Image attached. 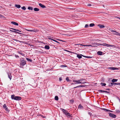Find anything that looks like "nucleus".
<instances>
[{
  "mask_svg": "<svg viewBox=\"0 0 120 120\" xmlns=\"http://www.w3.org/2000/svg\"><path fill=\"white\" fill-rule=\"evenodd\" d=\"M83 80V79H81L77 80L76 79H74L73 80V82H76V83H75V84H83L85 83V82H82V81Z\"/></svg>",
  "mask_w": 120,
  "mask_h": 120,
  "instance_id": "nucleus-1",
  "label": "nucleus"
},
{
  "mask_svg": "<svg viewBox=\"0 0 120 120\" xmlns=\"http://www.w3.org/2000/svg\"><path fill=\"white\" fill-rule=\"evenodd\" d=\"M11 98L16 100H21V97L19 96H15V95H12L11 96Z\"/></svg>",
  "mask_w": 120,
  "mask_h": 120,
  "instance_id": "nucleus-2",
  "label": "nucleus"
},
{
  "mask_svg": "<svg viewBox=\"0 0 120 120\" xmlns=\"http://www.w3.org/2000/svg\"><path fill=\"white\" fill-rule=\"evenodd\" d=\"M61 110L63 111L64 114H65L66 116H71V115L69 113L68 111L65 110L63 109H61Z\"/></svg>",
  "mask_w": 120,
  "mask_h": 120,
  "instance_id": "nucleus-3",
  "label": "nucleus"
},
{
  "mask_svg": "<svg viewBox=\"0 0 120 120\" xmlns=\"http://www.w3.org/2000/svg\"><path fill=\"white\" fill-rule=\"evenodd\" d=\"M111 34L113 35H119L120 36V34L119 33L114 30H113Z\"/></svg>",
  "mask_w": 120,
  "mask_h": 120,
  "instance_id": "nucleus-4",
  "label": "nucleus"
},
{
  "mask_svg": "<svg viewBox=\"0 0 120 120\" xmlns=\"http://www.w3.org/2000/svg\"><path fill=\"white\" fill-rule=\"evenodd\" d=\"M73 53L74 54H76V55H77V57L79 59L81 58L82 57V56H83V57H84L85 56H84V55H82V54H78L77 53H74V52H73Z\"/></svg>",
  "mask_w": 120,
  "mask_h": 120,
  "instance_id": "nucleus-5",
  "label": "nucleus"
},
{
  "mask_svg": "<svg viewBox=\"0 0 120 120\" xmlns=\"http://www.w3.org/2000/svg\"><path fill=\"white\" fill-rule=\"evenodd\" d=\"M110 116L113 118H115L116 117V115L110 113H109Z\"/></svg>",
  "mask_w": 120,
  "mask_h": 120,
  "instance_id": "nucleus-6",
  "label": "nucleus"
},
{
  "mask_svg": "<svg viewBox=\"0 0 120 120\" xmlns=\"http://www.w3.org/2000/svg\"><path fill=\"white\" fill-rule=\"evenodd\" d=\"M26 30L32 32H36L38 31V30H29L28 29H26Z\"/></svg>",
  "mask_w": 120,
  "mask_h": 120,
  "instance_id": "nucleus-7",
  "label": "nucleus"
},
{
  "mask_svg": "<svg viewBox=\"0 0 120 120\" xmlns=\"http://www.w3.org/2000/svg\"><path fill=\"white\" fill-rule=\"evenodd\" d=\"M3 107L6 111L8 112L9 110H8V109L5 104H4L3 105Z\"/></svg>",
  "mask_w": 120,
  "mask_h": 120,
  "instance_id": "nucleus-8",
  "label": "nucleus"
},
{
  "mask_svg": "<svg viewBox=\"0 0 120 120\" xmlns=\"http://www.w3.org/2000/svg\"><path fill=\"white\" fill-rule=\"evenodd\" d=\"M101 45L104 46H106L112 47L113 45H109L106 44H101Z\"/></svg>",
  "mask_w": 120,
  "mask_h": 120,
  "instance_id": "nucleus-9",
  "label": "nucleus"
},
{
  "mask_svg": "<svg viewBox=\"0 0 120 120\" xmlns=\"http://www.w3.org/2000/svg\"><path fill=\"white\" fill-rule=\"evenodd\" d=\"M98 26L101 28H102L105 27L104 25L102 24H98Z\"/></svg>",
  "mask_w": 120,
  "mask_h": 120,
  "instance_id": "nucleus-10",
  "label": "nucleus"
},
{
  "mask_svg": "<svg viewBox=\"0 0 120 120\" xmlns=\"http://www.w3.org/2000/svg\"><path fill=\"white\" fill-rule=\"evenodd\" d=\"M39 4V6H40L41 7L43 8H45V6H44V5H43L42 4H40V3Z\"/></svg>",
  "mask_w": 120,
  "mask_h": 120,
  "instance_id": "nucleus-11",
  "label": "nucleus"
},
{
  "mask_svg": "<svg viewBox=\"0 0 120 120\" xmlns=\"http://www.w3.org/2000/svg\"><path fill=\"white\" fill-rule=\"evenodd\" d=\"M11 23L13 24L14 25H17V26H18V24L17 23H16V22H11Z\"/></svg>",
  "mask_w": 120,
  "mask_h": 120,
  "instance_id": "nucleus-12",
  "label": "nucleus"
},
{
  "mask_svg": "<svg viewBox=\"0 0 120 120\" xmlns=\"http://www.w3.org/2000/svg\"><path fill=\"white\" fill-rule=\"evenodd\" d=\"M26 64V62L25 61H22L21 62V65H22L23 66L25 65Z\"/></svg>",
  "mask_w": 120,
  "mask_h": 120,
  "instance_id": "nucleus-13",
  "label": "nucleus"
},
{
  "mask_svg": "<svg viewBox=\"0 0 120 120\" xmlns=\"http://www.w3.org/2000/svg\"><path fill=\"white\" fill-rule=\"evenodd\" d=\"M15 7L18 8H20L21 7L20 5L18 4H15Z\"/></svg>",
  "mask_w": 120,
  "mask_h": 120,
  "instance_id": "nucleus-14",
  "label": "nucleus"
},
{
  "mask_svg": "<svg viewBox=\"0 0 120 120\" xmlns=\"http://www.w3.org/2000/svg\"><path fill=\"white\" fill-rule=\"evenodd\" d=\"M118 79H113L112 80V82H114L117 81Z\"/></svg>",
  "mask_w": 120,
  "mask_h": 120,
  "instance_id": "nucleus-15",
  "label": "nucleus"
},
{
  "mask_svg": "<svg viewBox=\"0 0 120 120\" xmlns=\"http://www.w3.org/2000/svg\"><path fill=\"white\" fill-rule=\"evenodd\" d=\"M45 49H49V47L48 45H46L45 46Z\"/></svg>",
  "mask_w": 120,
  "mask_h": 120,
  "instance_id": "nucleus-16",
  "label": "nucleus"
},
{
  "mask_svg": "<svg viewBox=\"0 0 120 120\" xmlns=\"http://www.w3.org/2000/svg\"><path fill=\"white\" fill-rule=\"evenodd\" d=\"M98 54L99 55H101L102 54V52L101 51H98L97 52Z\"/></svg>",
  "mask_w": 120,
  "mask_h": 120,
  "instance_id": "nucleus-17",
  "label": "nucleus"
},
{
  "mask_svg": "<svg viewBox=\"0 0 120 120\" xmlns=\"http://www.w3.org/2000/svg\"><path fill=\"white\" fill-rule=\"evenodd\" d=\"M34 10L35 11H37L39 10V9L37 8H35L34 9Z\"/></svg>",
  "mask_w": 120,
  "mask_h": 120,
  "instance_id": "nucleus-18",
  "label": "nucleus"
},
{
  "mask_svg": "<svg viewBox=\"0 0 120 120\" xmlns=\"http://www.w3.org/2000/svg\"><path fill=\"white\" fill-rule=\"evenodd\" d=\"M77 45H82V46H91V45H83L82 44H78Z\"/></svg>",
  "mask_w": 120,
  "mask_h": 120,
  "instance_id": "nucleus-19",
  "label": "nucleus"
},
{
  "mask_svg": "<svg viewBox=\"0 0 120 120\" xmlns=\"http://www.w3.org/2000/svg\"><path fill=\"white\" fill-rule=\"evenodd\" d=\"M48 39H49L51 40H52L53 41H54L57 43H60L58 41H56V40H54L53 39H51V38H49Z\"/></svg>",
  "mask_w": 120,
  "mask_h": 120,
  "instance_id": "nucleus-20",
  "label": "nucleus"
},
{
  "mask_svg": "<svg viewBox=\"0 0 120 120\" xmlns=\"http://www.w3.org/2000/svg\"><path fill=\"white\" fill-rule=\"evenodd\" d=\"M102 109L104 110L105 111H106V112L110 111V110H108V109H106L103 108V109Z\"/></svg>",
  "mask_w": 120,
  "mask_h": 120,
  "instance_id": "nucleus-21",
  "label": "nucleus"
},
{
  "mask_svg": "<svg viewBox=\"0 0 120 120\" xmlns=\"http://www.w3.org/2000/svg\"><path fill=\"white\" fill-rule=\"evenodd\" d=\"M99 92H105V93H108V92H107V91H106L102 90H99Z\"/></svg>",
  "mask_w": 120,
  "mask_h": 120,
  "instance_id": "nucleus-22",
  "label": "nucleus"
},
{
  "mask_svg": "<svg viewBox=\"0 0 120 120\" xmlns=\"http://www.w3.org/2000/svg\"><path fill=\"white\" fill-rule=\"evenodd\" d=\"M8 77L10 79V80H11V77L12 76L11 75V74H8Z\"/></svg>",
  "mask_w": 120,
  "mask_h": 120,
  "instance_id": "nucleus-23",
  "label": "nucleus"
},
{
  "mask_svg": "<svg viewBox=\"0 0 120 120\" xmlns=\"http://www.w3.org/2000/svg\"><path fill=\"white\" fill-rule=\"evenodd\" d=\"M94 24L93 23H91L90 24V27H92L94 26Z\"/></svg>",
  "mask_w": 120,
  "mask_h": 120,
  "instance_id": "nucleus-24",
  "label": "nucleus"
},
{
  "mask_svg": "<svg viewBox=\"0 0 120 120\" xmlns=\"http://www.w3.org/2000/svg\"><path fill=\"white\" fill-rule=\"evenodd\" d=\"M83 87V86L82 85H81L78 86L76 87H75L74 88H78V87Z\"/></svg>",
  "mask_w": 120,
  "mask_h": 120,
  "instance_id": "nucleus-25",
  "label": "nucleus"
},
{
  "mask_svg": "<svg viewBox=\"0 0 120 120\" xmlns=\"http://www.w3.org/2000/svg\"><path fill=\"white\" fill-rule=\"evenodd\" d=\"M28 9L29 10H32L33 9V8L31 7H28Z\"/></svg>",
  "mask_w": 120,
  "mask_h": 120,
  "instance_id": "nucleus-26",
  "label": "nucleus"
},
{
  "mask_svg": "<svg viewBox=\"0 0 120 120\" xmlns=\"http://www.w3.org/2000/svg\"><path fill=\"white\" fill-rule=\"evenodd\" d=\"M83 107L81 105H79V109H82Z\"/></svg>",
  "mask_w": 120,
  "mask_h": 120,
  "instance_id": "nucleus-27",
  "label": "nucleus"
},
{
  "mask_svg": "<svg viewBox=\"0 0 120 120\" xmlns=\"http://www.w3.org/2000/svg\"><path fill=\"white\" fill-rule=\"evenodd\" d=\"M26 60L28 61H29L30 62H31L32 61V60L29 58H26Z\"/></svg>",
  "mask_w": 120,
  "mask_h": 120,
  "instance_id": "nucleus-28",
  "label": "nucleus"
},
{
  "mask_svg": "<svg viewBox=\"0 0 120 120\" xmlns=\"http://www.w3.org/2000/svg\"><path fill=\"white\" fill-rule=\"evenodd\" d=\"M55 99L56 100H58V98L57 96H56L55 97Z\"/></svg>",
  "mask_w": 120,
  "mask_h": 120,
  "instance_id": "nucleus-29",
  "label": "nucleus"
},
{
  "mask_svg": "<svg viewBox=\"0 0 120 120\" xmlns=\"http://www.w3.org/2000/svg\"><path fill=\"white\" fill-rule=\"evenodd\" d=\"M101 85L102 86H105L106 85V84L105 83H101Z\"/></svg>",
  "mask_w": 120,
  "mask_h": 120,
  "instance_id": "nucleus-30",
  "label": "nucleus"
},
{
  "mask_svg": "<svg viewBox=\"0 0 120 120\" xmlns=\"http://www.w3.org/2000/svg\"><path fill=\"white\" fill-rule=\"evenodd\" d=\"M13 40H15V41H19L21 43H22V42H23L22 41H19V40H16V39H13Z\"/></svg>",
  "mask_w": 120,
  "mask_h": 120,
  "instance_id": "nucleus-31",
  "label": "nucleus"
},
{
  "mask_svg": "<svg viewBox=\"0 0 120 120\" xmlns=\"http://www.w3.org/2000/svg\"><path fill=\"white\" fill-rule=\"evenodd\" d=\"M117 69L115 67H112V70H114L116 69Z\"/></svg>",
  "mask_w": 120,
  "mask_h": 120,
  "instance_id": "nucleus-32",
  "label": "nucleus"
},
{
  "mask_svg": "<svg viewBox=\"0 0 120 120\" xmlns=\"http://www.w3.org/2000/svg\"><path fill=\"white\" fill-rule=\"evenodd\" d=\"M21 8L24 10H25L26 9V8L25 6H23Z\"/></svg>",
  "mask_w": 120,
  "mask_h": 120,
  "instance_id": "nucleus-33",
  "label": "nucleus"
},
{
  "mask_svg": "<svg viewBox=\"0 0 120 120\" xmlns=\"http://www.w3.org/2000/svg\"><path fill=\"white\" fill-rule=\"evenodd\" d=\"M109 30H110L111 32H112V31H113V30H112V29L111 28H109Z\"/></svg>",
  "mask_w": 120,
  "mask_h": 120,
  "instance_id": "nucleus-34",
  "label": "nucleus"
},
{
  "mask_svg": "<svg viewBox=\"0 0 120 120\" xmlns=\"http://www.w3.org/2000/svg\"><path fill=\"white\" fill-rule=\"evenodd\" d=\"M66 80L68 82L69 81L68 77L66 78Z\"/></svg>",
  "mask_w": 120,
  "mask_h": 120,
  "instance_id": "nucleus-35",
  "label": "nucleus"
},
{
  "mask_svg": "<svg viewBox=\"0 0 120 120\" xmlns=\"http://www.w3.org/2000/svg\"><path fill=\"white\" fill-rule=\"evenodd\" d=\"M88 26V24H86L85 25V28H87Z\"/></svg>",
  "mask_w": 120,
  "mask_h": 120,
  "instance_id": "nucleus-36",
  "label": "nucleus"
},
{
  "mask_svg": "<svg viewBox=\"0 0 120 120\" xmlns=\"http://www.w3.org/2000/svg\"><path fill=\"white\" fill-rule=\"evenodd\" d=\"M74 102V101L73 100H71L70 101V102L71 103H72L73 102Z\"/></svg>",
  "mask_w": 120,
  "mask_h": 120,
  "instance_id": "nucleus-37",
  "label": "nucleus"
},
{
  "mask_svg": "<svg viewBox=\"0 0 120 120\" xmlns=\"http://www.w3.org/2000/svg\"><path fill=\"white\" fill-rule=\"evenodd\" d=\"M84 57H85L87 58H91L92 57L90 56H85Z\"/></svg>",
  "mask_w": 120,
  "mask_h": 120,
  "instance_id": "nucleus-38",
  "label": "nucleus"
},
{
  "mask_svg": "<svg viewBox=\"0 0 120 120\" xmlns=\"http://www.w3.org/2000/svg\"><path fill=\"white\" fill-rule=\"evenodd\" d=\"M11 31V30H10ZM11 31H13V32H15V33H18V34H20V33H19L17 32V31H12L11 30Z\"/></svg>",
  "mask_w": 120,
  "mask_h": 120,
  "instance_id": "nucleus-39",
  "label": "nucleus"
},
{
  "mask_svg": "<svg viewBox=\"0 0 120 120\" xmlns=\"http://www.w3.org/2000/svg\"><path fill=\"white\" fill-rule=\"evenodd\" d=\"M119 83H114V84L115 85H119Z\"/></svg>",
  "mask_w": 120,
  "mask_h": 120,
  "instance_id": "nucleus-40",
  "label": "nucleus"
},
{
  "mask_svg": "<svg viewBox=\"0 0 120 120\" xmlns=\"http://www.w3.org/2000/svg\"><path fill=\"white\" fill-rule=\"evenodd\" d=\"M61 67H66V66L64 65H61Z\"/></svg>",
  "mask_w": 120,
  "mask_h": 120,
  "instance_id": "nucleus-41",
  "label": "nucleus"
},
{
  "mask_svg": "<svg viewBox=\"0 0 120 120\" xmlns=\"http://www.w3.org/2000/svg\"><path fill=\"white\" fill-rule=\"evenodd\" d=\"M59 79V80L60 81H61L62 80V78L61 77Z\"/></svg>",
  "mask_w": 120,
  "mask_h": 120,
  "instance_id": "nucleus-42",
  "label": "nucleus"
},
{
  "mask_svg": "<svg viewBox=\"0 0 120 120\" xmlns=\"http://www.w3.org/2000/svg\"><path fill=\"white\" fill-rule=\"evenodd\" d=\"M108 69L112 70V67H109L108 68Z\"/></svg>",
  "mask_w": 120,
  "mask_h": 120,
  "instance_id": "nucleus-43",
  "label": "nucleus"
},
{
  "mask_svg": "<svg viewBox=\"0 0 120 120\" xmlns=\"http://www.w3.org/2000/svg\"><path fill=\"white\" fill-rule=\"evenodd\" d=\"M15 30L16 31H18L19 32H21V31H19V30H17V29H15Z\"/></svg>",
  "mask_w": 120,
  "mask_h": 120,
  "instance_id": "nucleus-44",
  "label": "nucleus"
},
{
  "mask_svg": "<svg viewBox=\"0 0 120 120\" xmlns=\"http://www.w3.org/2000/svg\"><path fill=\"white\" fill-rule=\"evenodd\" d=\"M91 5L90 4H88L87 5V6H90Z\"/></svg>",
  "mask_w": 120,
  "mask_h": 120,
  "instance_id": "nucleus-45",
  "label": "nucleus"
},
{
  "mask_svg": "<svg viewBox=\"0 0 120 120\" xmlns=\"http://www.w3.org/2000/svg\"><path fill=\"white\" fill-rule=\"evenodd\" d=\"M11 29H12L13 30H15L16 29H15L13 28H11Z\"/></svg>",
  "mask_w": 120,
  "mask_h": 120,
  "instance_id": "nucleus-46",
  "label": "nucleus"
},
{
  "mask_svg": "<svg viewBox=\"0 0 120 120\" xmlns=\"http://www.w3.org/2000/svg\"><path fill=\"white\" fill-rule=\"evenodd\" d=\"M2 15H1L0 14V17L1 18L2 17Z\"/></svg>",
  "mask_w": 120,
  "mask_h": 120,
  "instance_id": "nucleus-47",
  "label": "nucleus"
},
{
  "mask_svg": "<svg viewBox=\"0 0 120 120\" xmlns=\"http://www.w3.org/2000/svg\"><path fill=\"white\" fill-rule=\"evenodd\" d=\"M66 51L68 52H71L69 51L66 50Z\"/></svg>",
  "mask_w": 120,
  "mask_h": 120,
  "instance_id": "nucleus-48",
  "label": "nucleus"
},
{
  "mask_svg": "<svg viewBox=\"0 0 120 120\" xmlns=\"http://www.w3.org/2000/svg\"><path fill=\"white\" fill-rule=\"evenodd\" d=\"M71 84L73 85V84H75V83H71Z\"/></svg>",
  "mask_w": 120,
  "mask_h": 120,
  "instance_id": "nucleus-49",
  "label": "nucleus"
},
{
  "mask_svg": "<svg viewBox=\"0 0 120 120\" xmlns=\"http://www.w3.org/2000/svg\"><path fill=\"white\" fill-rule=\"evenodd\" d=\"M117 18L118 19H120V18L118 17H117Z\"/></svg>",
  "mask_w": 120,
  "mask_h": 120,
  "instance_id": "nucleus-50",
  "label": "nucleus"
},
{
  "mask_svg": "<svg viewBox=\"0 0 120 120\" xmlns=\"http://www.w3.org/2000/svg\"><path fill=\"white\" fill-rule=\"evenodd\" d=\"M111 84H114V83H111Z\"/></svg>",
  "mask_w": 120,
  "mask_h": 120,
  "instance_id": "nucleus-51",
  "label": "nucleus"
},
{
  "mask_svg": "<svg viewBox=\"0 0 120 120\" xmlns=\"http://www.w3.org/2000/svg\"><path fill=\"white\" fill-rule=\"evenodd\" d=\"M110 112H112V111H111L110 110Z\"/></svg>",
  "mask_w": 120,
  "mask_h": 120,
  "instance_id": "nucleus-52",
  "label": "nucleus"
},
{
  "mask_svg": "<svg viewBox=\"0 0 120 120\" xmlns=\"http://www.w3.org/2000/svg\"><path fill=\"white\" fill-rule=\"evenodd\" d=\"M119 85H120V83H119Z\"/></svg>",
  "mask_w": 120,
  "mask_h": 120,
  "instance_id": "nucleus-53",
  "label": "nucleus"
},
{
  "mask_svg": "<svg viewBox=\"0 0 120 120\" xmlns=\"http://www.w3.org/2000/svg\"><path fill=\"white\" fill-rule=\"evenodd\" d=\"M42 116V117H43Z\"/></svg>",
  "mask_w": 120,
  "mask_h": 120,
  "instance_id": "nucleus-54",
  "label": "nucleus"
}]
</instances>
